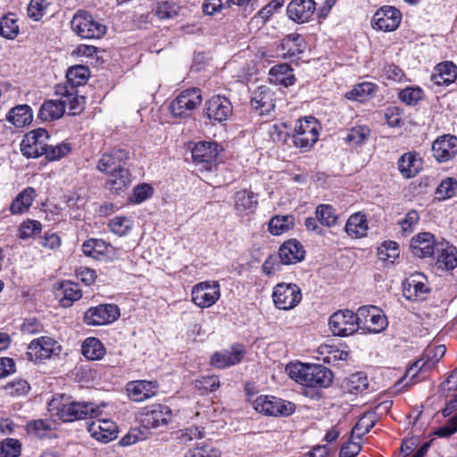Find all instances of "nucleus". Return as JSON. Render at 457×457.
Returning <instances> with one entry per match:
<instances>
[{
  "label": "nucleus",
  "mask_w": 457,
  "mask_h": 457,
  "mask_svg": "<svg viewBox=\"0 0 457 457\" xmlns=\"http://www.w3.org/2000/svg\"><path fill=\"white\" fill-rule=\"evenodd\" d=\"M286 370L295 382L309 387L327 388L333 382V374L320 364L290 363Z\"/></svg>",
  "instance_id": "1"
},
{
  "label": "nucleus",
  "mask_w": 457,
  "mask_h": 457,
  "mask_svg": "<svg viewBox=\"0 0 457 457\" xmlns=\"http://www.w3.org/2000/svg\"><path fill=\"white\" fill-rule=\"evenodd\" d=\"M62 395L54 397L49 403V411L63 422L77 420L95 419L102 414L101 407L88 402H62Z\"/></svg>",
  "instance_id": "2"
},
{
  "label": "nucleus",
  "mask_w": 457,
  "mask_h": 457,
  "mask_svg": "<svg viewBox=\"0 0 457 457\" xmlns=\"http://www.w3.org/2000/svg\"><path fill=\"white\" fill-rule=\"evenodd\" d=\"M71 26L78 36L86 39L101 38L107 30L104 23L85 11H78L74 14Z\"/></svg>",
  "instance_id": "3"
},
{
  "label": "nucleus",
  "mask_w": 457,
  "mask_h": 457,
  "mask_svg": "<svg viewBox=\"0 0 457 457\" xmlns=\"http://www.w3.org/2000/svg\"><path fill=\"white\" fill-rule=\"evenodd\" d=\"M256 411L266 416H289L295 412V405L275 396L260 395L253 403Z\"/></svg>",
  "instance_id": "4"
},
{
  "label": "nucleus",
  "mask_w": 457,
  "mask_h": 457,
  "mask_svg": "<svg viewBox=\"0 0 457 457\" xmlns=\"http://www.w3.org/2000/svg\"><path fill=\"white\" fill-rule=\"evenodd\" d=\"M359 329L368 333H379L387 327V320L383 312L373 305L361 306L357 311Z\"/></svg>",
  "instance_id": "5"
},
{
  "label": "nucleus",
  "mask_w": 457,
  "mask_h": 457,
  "mask_svg": "<svg viewBox=\"0 0 457 457\" xmlns=\"http://www.w3.org/2000/svg\"><path fill=\"white\" fill-rule=\"evenodd\" d=\"M202 100L200 89L184 90L170 103V113L173 117H188L201 104Z\"/></svg>",
  "instance_id": "6"
},
{
  "label": "nucleus",
  "mask_w": 457,
  "mask_h": 457,
  "mask_svg": "<svg viewBox=\"0 0 457 457\" xmlns=\"http://www.w3.org/2000/svg\"><path fill=\"white\" fill-rule=\"evenodd\" d=\"M319 138V123L312 116L298 120L293 136L294 145L306 151L310 149Z\"/></svg>",
  "instance_id": "7"
},
{
  "label": "nucleus",
  "mask_w": 457,
  "mask_h": 457,
  "mask_svg": "<svg viewBox=\"0 0 457 457\" xmlns=\"http://www.w3.org/2000/svg\"><path fill=\"white\" fill-rule=\"evenodd\" d=\"M272 300L278 309L288 311L301 302L302 292L295 284L278 283L273 288Z\"/></svg>",
  "instance_id": "8"
},
{
  "label": "nucleus",
  "mask_w": 457,
  "mask_h": 457,
  "mask_svg": "<svg viewBox=\"0 0 457 457\" xmlns=\"http://www.w3.org/2000/svg\"><path fill=\"white\" fill-rule=\"evenodd\" d=\"M220 297V287L218 281H203L192 287L191 300L199 308H209Z\"/></svg>",
  "instance_id": "9"
},
{
  "label": "nucleus",
  "mask_w": 457,
  "mask_h": 457,
  "mask_svg": "<svg viewBox=\"0 0 457 457\" xmlns=\"http://www.w3.org/2000/svg\"><path fill=\"white\" fill-rule=\"evenodd\" d=\"M331 332L335 336L348 337L359 329L357 312L341 310L334 312L328 320Z\"/></svg>",
  "instance_id": "10"
},
{
  "label": "nucleus",
  "mask_w": 457,
  "mask_h": 457,
  "mask_svg": "<svg viewBox=\"0 0 457 457\" xmlns=\"http://www.w3.org/2000/svg\"><path fill=\"white\" fill-rule=\"evenodd\" d=\"M48 139L49 134L45 129L31 130L23 137L21 152L27 158L39 157L44 154Z\"/></svg>",
  "instance_id": "11"
},
{
  "label": "nucleus",
  "mask_w": 457,
  "mask_h": 457,
  "mask_svg": "<svg viewBox=\"0 0 457 457\" xmlns=\"http://www.w3.org/2000/svg\"><path fill=\"white\" fill-rule=\"evenodd\" d=\"M28 350L29 360L41 361L50 359L53 355H58L61 353V345L52 337H40L29 343Z\"/></svg>",
  "instance_id": "12"
},
{
  "label": "nucleus",
  "mask_w": 457,
  "mask_h": 457,
  "mask_svg": "<svg viewBox=\"0 0 457 457\" xmlns=\"http://www.w3.org/2000/svg\"><path fill=\"white\" fill-rule=\"evenodd\" d=\"M402 21L398 9L390 5L380 7L373 15L371 23L375 29L390 32L395 30Z\"/></svg>",
  "instance_id": "13"
},
{
  "label": "nucleus",
  "mask_w": 457,
  "mask_h": 457,
  "mask_svg": "<svg viewBox=\"0 0 457 457\" xmlns=\"http://www.w3.org/2000/svg\"><path fill=\"white\" fill-rule=\"evenodd\" d=\"M120 317V310L112 303L99 304L89 308L84 314V321L90 326H100L115 321Z\"/></svg>",
  "instance_id": "14"
},
{
  "label": "nucleus",
  "mask_w": 457,
  "mask_h": 457,
  "mask_svg": "<svg viewBox=\"0 0 457 457\" xmlns=\"http://www.w3.org/2000/svg\"><path fill=\"white\" fill-rule=\"evenodd\" d=\"M171 409L164 404L145 407L141 413V423L145 428H155L167 425L172 419Z\"/></svg>",
  "instance_id": "15"
},
{
  "label": "nucleus",
  "mask_w": 457,
  "mask_h": 457,
  "mask_svg": "<svg viewBox=\"0 0 457 457\" xmlns=\"http://www.w3.org/2000/svg\"><path fill=\"white\" fill-rule=\"evenodd\" d=\"M129 159V152L122 148H112L104 152L98 160L96 169L106 175L123 167Z\"/></svg>",
  "instance_id": "16"
},
{
  "label": "nucleus",
  "mask_w": 457,
  "mask_h": 457,
  "mask_svg": "<svg viewBox=\"0 0 457 457\" xmlns=\"http://www.w3.org/2000/svg\"><path fill=\"white\" fill-rule=\"evenodd\" d=\"M403 295L410 301H423L429 292L427 278L420 273L411 275L403 284Z\"/></svg>",
  "instance_id": "17"
},
{
  "label": "nucleus",
  "mask_w": 457,
  "mask_h": 457,
  "mask_svg": "<svg viewBox=\"0 0 457 457\" xmlns=\"http://www.w3.org/2000/svg\"><path fill=\"white\" fill-rule=\"evenodd\" d=\"M205 113L208 119L221 122L232 114L230 101L224 96H214L205 104Z\"/></svg>",
  "instance_id": "18"
},
{
  "label": "nucleus",
  "mask_w": 457,
  "mask_h": 457,
  "mask_svg": "<svg viewBox=\"0 0 457 457\" xmlns=\"http://www.w3.org/2000/svg\"><path fill=\"white\" fill-rule=\"evenodd\" d=\"M87 431L97 441L108 443L117 437L118 428L116 424L107 419H97L87 425Z\"/></svg>",
  "instance_id": "19"
},
{
  "label": "nucleus",
  "mask_w": 457,
  "mask_h": 457,
  "mask_svg": "<svg viewBox=\"0 0 457 457\" xmlns=\"http://www.w3.org/2000/svg\"><path fill=\"white\" fill-rule=\"evenodd\" d=\"M434 157L441 162H445L457 154V137L444 135L436 139L432 145Z\"/></svg>",
  "instance_id": "20"
},
{
  "label": "nucleus",
  "mask_w": 457,
  "mask_h": 457,
  "mask_svg": "<svg viewBox=\"0 0 457 457\" xmlns=\"http://www.w3.org/2000/svg\"><path fill=\"white\" fill-rule=\"evenodd\" d=\"M158 384L154 380H137L128 383L127 391L132 401L143 402L154 396L158 392Z\"/></svg>",
  "instance_id": "21"
},
{
  "label": "nucleus",
  "mask_w": 457,
  "mask_h": 457,
  "mask_svg": "<svg viewBox=\"0 0 457 457\" xmlns=\"http://www.w3.org/2000/svg\"><path fill=\"white\" fill-rule=\"evenodd\" d=\"M274 94L270 88L267 86H261L253 91L251 105L260 115H266L274 110Z\"/></svg>",
  "instance_id": "22"
},
{
  "label": "nucleus",
  "mask_w": 457,
  "mask_h": 457,
  "mask_svg": "<svg viewBox=\"0 0 457 457\" xmlns=\"http://www.w3.org/2000/svg\"><path fill=\"white\" fill-rule=\"evenodd\" d=\"M313 0H292L287 8V12L292 21L297 23L308 21L315 12Z\"/></svg>",
  "instance_id": "23"
},
{
  "label": "nucleus",
  "mask_w": 457,
  "mask_h": 457,
  "mask_svg": "<svg viewBox=\"0 0 457 457\" xmlns=\"http://www.w3.org/2000/svg\"><path fill=\"white\" fill-rule=\"evenodd\" d=\"M55 94L63 98L62 101H66L70 114L76 115L83 111L85 98L79 96L76 89L71 90L68 85L59 84L55 87Z\"/></svg>",
  "instance_id": "24"
},
{
  "label": "nucleus",
  "mask_w": 457,
  "mask_h": 457,
  "mask_svg": "<svg viewBox=\"0 0 457 457\" xmlns=\"http://www.w3.org/2000/svg\"><path fill=\"white\" fill-rule=\"evenodd\" d=\"M410 247L414 255L420 258L429 257L435 252V237L428 232L420 233L412 237Z\"/></svg>",
  "instance_id": "25"
},
{
  "label": "nucleus",
  "mask_w": 457,
  "mask_h": 457,
  "mask_svg": "<svg viewBox=\"0 0 457 457\" xmlns=\"http://www.w3.org/2000/svg\"><path fill=\"white\" fill-rule=\"evenodd\" d=\"M303 245L295 239L285 242L278 250V256L283 264L290 265L301 262L304 258Z\"/></svg>",
  "instance_id": "26"
},
{
  "label": "nucleus",
  "mask_w": 457,
  "mask_h": 457,
  "mask_svg": "<svg viewBox=\"0 0 457 457\" xmlns=\"http://www.w3.org/2000/svg\"><path fill=\"white\" fill-rule=\"evenodd\" d=\"M244 354L243 347H232L231 350H224L213 353L211 358V363L219 369H224L239 363Z\"/></svg>",
  "instance_id": "27"
},
{
  "label": "nucleus",
  "mask_w": 457,
  "mask_h": 457,
  "mask_svg": "<svg viewBox=\"0 0 457 457\" xmlns=\"http://www.w3.org/2000/svg\"><path fill=\"white\" fill-rule=\"evenodd\" d=\"M457 79V66L453 62H443L435 67L431 80L437 86H449Z\"/></svg>",
  "instance_id": "28"
},
{
  "label": "nucleus",
  "mask_w": 457,
  "mask_h": 457,
  "mask_svg": "<svg viewBox=\"0 0 457 457\" xmlns=\"http://www.w3.org/2000/svg\"><path fill=\"white\" fill-rule=\"evenodd\" d=\"M218 154V145L214 142H198L192 149L194 162L206 165L215 162Z\"/></svg>",
  "instance_id": "29"
},
{
  "label": "nucleus",
  "mask_w": 457,
  "mask_h": 457,
  "mask_svg": "<svg viewBox=\"0 0 457 457\" xmlns=\"http://www.w3.org/2000/svg\"><path fill=\"white\" fill-rule=\"evenodd\" d=\"M398 170L403 178L415 177L422 169V160L415 153L403 154L397 162Z\"/></svg>",
  "instance_id": "30"
},
{
  "label": "nucleus",
  "mask_w": 457,
  "mask_h": 457,
  "mask_svg": "<svg viewBox=\"0 0 457 457\" xmlns=\"http://www.w3.org/2000/svg\"><path fill=\"white\" fill-rule=\"evenodd\" d=\"M233 199L234 208L240 214L253 212L258 205L257 195L250 189L237 190Z\"/></svg>",
  "instance_id": "31"
},
{
  "label": "nucleus",
  "mask_w": 457,
  "mask_h": 457,
  "mask_svg": "<svg viewBox=\"0 0 457 457\" xmlns=\"http://www.w3.org/2000/svg\"><path fill=\"white\" fill-rule=\"evenodd\" d=\"M107 175L106 187L112 193L120 194L127 190L131 185V175L126 168H122Z\"/></svg>",
  "instance_id": "32"
},
{
  "label": "nucleus",
  "mask_w": 457,
  "mask_h": 457,
  "mask_svg": "<svg viewBox=\"0 0 457 457\" xmlns=\"http://www.w3.org/2000/svg\"><path fill=\"white\" fill-rule=\"evenodd\" d=\"M56 295L61 296L60 303L62 307H70L73 302L79 300L82 296L79 285L69 280L58 285Z\"/></svg>",
  "instance_id": "33"
},
{
  "label": "nucleus",
  "mask_w": 457,
  "mask_h": 457,
  "mask_svg": "<svg viewBox=\"0 0 457 457\" xmlns=\"http://www.w3.org/2000/svg\"><path fill=\"white\" fill-rule=\"evenodd\" d=\"M65 109L66 101L48 100L41 105L38 116L45 121L58 120L64 114Z\"/></svg>",
  "instance_id": "34"
},
{
  "label": "nucleus",
  "mask_w": 457,
  "mask_h": 457,
  "mask_svg": "<svg viewBox=\"0 0 457 457\" xmlns=\"http://www.w3.org/2000/svg\"><path fill=\"white\" fill-rule=\"evenodd\" d=\"M269 79L276 85H283L285 87L293 85L295 80L293 70L287 63L273 66L270 70Z\"/></svg>",
  "instance_id": "35"
},
{
  "label": "nucleus",
  "mask_w": 457,
  "mask_h": 457,
  "mask_svg": "<svg viewBox=\"0 0 457 457\" xmlns=\"http://www.w3.org/2000/svg\"><path fill=\"white\" fill-rule=\"evenodd\" d=\"M33 116L31 109L27 104L17 105L10 110L6 120L17 128H22L30 124Z\"/></svg>",
  "instance_id": "36"
},
{
  "label": "nucleus",
  "mask_w": 457,
  "mask_h": 457,
  "mask_svg": "<svg viewBox=\"0 0 457 457\" xmlns=\"http://www.w3.org/2000/svg\"><path fill=\"white\" fill-rule=\"evenodd\" d=\"M345 232L352 237L360 238L366 235L368 224L365 215L361 212L352 214L345 224Z\"/></svg>",
  "instance_id": "37"
},
{
  "label": "nucleus",
  "mask_w": 457,
  "mask_h": 457,
  "mask_svg": "<svg viewBox=\"0 0 457 457\" xmlns=\"http://www.w3.org/2000/svg\"><path fill=\"white\" fill-rule=\"evenodd\" d=\"M281 47L286 51L283 53L284 57H296L303 52V39L297 33L289 34L282 39Z\"/></svg>",
  "instance_id": "38"
},
{
  "label": "nucleus",
  "mask_w": 457,
  "mask_h": 457,
  "mask_svg": "<svg viewBox=\"0 0 457 457\" xmlns=\"http://www.w3.org/2000/svg\"><path fill=\"white\" fill-rule=\"evenodd\" d=\"M36 196V191L29 187L22 190L12 201L10 211L12 214L22 213L26 212L32 204Z\"/></svg>",
  "instance_id": "39"
},
{
  "label": "nucleus",
  "mask_w": 457,
  "mask_h": 457,
  "mask_svg": "<svg viewBox=\"0 0 457 457\" xmlns=\"http://www.w3.org/2000/svg\"><path fill=\"white\" fill-rule=\"evenodd\" d=\"M181 9L177 0H157L154 13L162 20L174 19L179 14Z\"/></svg>",
  "instance_id": "40"
},
{
  "label": "nucleus",
  "mask_w": 457,
  "mask_h": 457,
  "mask_svg": "<svg viewBox=\"0 0 457 457\" xmlns=\"http://www.w3.org/2000/svg\"><path fill=\"white\" fill-rule=\"evenodd\" d=\"M90 76L89 69L84 65L70 67L66 72L67 84L70 89L86 84Z\"/></svg>",
  "instance_id": "41"
},
{
  "label": "nucleus",
  "mask_w": 457,
  "mask_h": 457,
  "mask_svg": "<svg viewBox=\"0 0 457 457\" xmlns=\"http://www.w3.org/2000/svg\"><path fill=\"white\" fill-rule=\"evenodd\" d=\"M377 86L370 82H362L354 86L350 91L345 94V97L349 100L357 101L360 103L366 102L376 92Z\"/></svg>",
  "instance_id": "42"
},
{
  "label": "nucleus",
  "mask_w": 457,
  "mask_h": 457,
  "mask_svg": "<svg viewBox=\"0 0 457 457\" xmlns=\"http://www.w3.org/2000/svg\"><path fill=\"white\" fill-rule=\"evenodd\" d=\"M82 353L87 360H101L105 354V348L98 338L87 337L82 344Z\"/></svg>",
  "instance_id": "43"
},
{
  "label": "nucleus",
  "mask_w": 457,
  "mask_h": 457,
  "mask_svg": "<svg viewBox=\"0 0 457 457\" xmlns=\"http://www.w3.org/2000/svg\"><path fill=\"white\" fill-rule=\"evenodd\" d=\"M295 217L293 215H277L269 222V231L275 236H279L295 227Z\"/></svg>",
  "instance_id": "44"
},
{
  "label": "nucleus",
  "mask_w": 457,
  "mask_h": 457,
  "mask_svg": "<svg viewBox=\"0 0 457 457\" xmlns=\"http://www.w3.org/2000/svg\"><path fill=\"white\" fill-rule=\"evenodd\" d=\"M345 388L353 395L362 393L368 388V377L362 372L350 375L344 382Z\"/></svg>",
  "instance_id": "45"
},
{
  "label": "nucleus",
  "mask_w": 457,
  "mask_h": 457,
  "mask_svg": "<svg viewBox=\"0 0 457 457\" xmlns=\"http://www.w3.org/2000/svg\"><path fill=\"white\" fill-rule=\"evenodd\" d=\"M54 428V424L47 420H36L27 423L26 430L29 435L38 438L48 436L49 433Z\"/></svg>",
  "instance_id": "46"
},
{
  "label": "nucleus",
  "mask_w": 457,
  "mask_h": 457,
  "mask_svg": "<svg viewBox=\"0 0 457 457\" xmlns=\"http://www.w3.org/2000/svg\"><path fill=\"white\" fill-rule=\"evenodd\" d=\"M377 254L384 262L394 264L400 255L399 245L395 241H386L378 248Z\"/></svg>",
  "instance_id": "47"
},
{
  "label": "nucleus",
  "mask_w": 457,
  "mask_h": 457,
  "mask_svg": "<svg viewBox=\"0 0 457 457\" xmlns=\"http://www.w3.org/2000/svg\"><path fill=\"white\" fill-rule=\"evenodd\" d=\"M457 251L453 245H447L439 253L436 265L439 269L451 270L457 266Z\"/></svg>",
  "instance_id": "48"
},
{
  "label": "nucleus",
  "mask_w": 457,
  "mask_h": 457,
  "mask_svg": "<svg viewBox=\"0 0 457 457\" xmlns=\"http://www.w3.org/2000/svg\"><path fill=\"white\" fill-rule=\"evenodd\" d=\"M370 134V130L367 126H355L347 131L345 141L352 145H360L367 140Z\"/></svg>",
  "instance_id": "49"
},
{
  "label": "nucleus",
  "mask_w": 457,
  "mask_h": 457,
  "mask_svg": "<svg viewBox=\"0 0 457 457\" xmlns=\"http://www.w3.org/2000/svg\"><path fill=\"white\" fill-rule=\"evenodd\" d=\"M19 33V26L14 15L10 13L0 19V35L5 38L12 39Z\"/></svg>",
  "instance_id": "50"
},
{
  "label": "nucleus",
  "mask_w": 457,
  "mask_h": 457,
  "mask_svg": "<svg viewBox=\"0 0 457 457\" xmlns=\"http://www.w3.org/2000/svg\"><path fill=\"white\" fill-rule=\"evenodd\" d=\"M315 214L321 225L332 227L337 223V216L336 214V211L329 204L318 205Z\"/></svg>",
  "instance_id": "51"
},
{
  "label": "nucleus",
  "mask_w": 457,
  "mask_h": 457,
  "mask_svg": "<svg viewBox=\"0 0 457 457\" xmlns=\"http://www.w3.org/2000/svg\"><path fill=\"white\" fill-rule=\"evenodd\" d=\"M109 247H112L111 245L105 241L92 238L83 243L82 251L87 256L96 257L97 254H104L108 252Z\"/></svg>",
  "instance_id": "52"
},
{
  "label": "nucleus",
  "mask_w": 457,
  "mask_h": 457,
  "mask_svg": "<svg viewBox=\"0 0 457 457\" xmlns=\"http://www.w3.org/2000/svg\"><path fill=\"white\" fill-rule=\"evenodd\" d=\"M71 151V145L67 142H62L61 144L52 145L46 143V151L44 152L45 157L48 161H57L67 154H69Z\"/></svg>",
  "instance_id": "53"
},
{
  "label": "nucleus",
  "mask_w": 457,
  "mask_h": 457,
  "mask_svg": "<svg viewBox=\"0 0 457 457\" xmlns=\"http://www.w3.org/2000/svg\"><path fill=\"white\" fill-rule=\"evenodd\" d=\"M108 226L112 232L122 237L131 230L133 227V220L128 217L116 216L110 220Z\"/></svg>",
  "instance_id": "54"
},
{
  "label": "nucleus",
  "mask_w": 457,
  "mask_h": 457,
  "mask_svg": "<svg viewBox=\"0 0 457 457\" xmlns=\"http://www.w3.org/2000/svg\"><path fill=\"white\" fill-rule=\"evenodd\" d=\"M375 424L372 414H364L352 429V437L361 438L370 432Z\"/></svg>",
  "instance_id": "55"
},
{
  "label": "nucleus",
  "mask_w": 457,
  "mask_h": 457,
  "mask_svg": "<svg viewBox=\"0 0 457 457\" xmlns=\"http://www.w3.org/2000/svg\"><path fill=\"white\" fill-rule=\"evenodd\" d=\"M457 192V181L453 178L444 179L436 190V197L445 200L453 197Z\"/></svg>",
  "instance_id": "56"
},
{
  "label": "nucleus",
  "mask_w": 457,
  "mask_h": 457,
  "mask_svg": "<svg viewBox=\"0 0 457 457\" xmlns=\"http://www.w3.org/2000/svg\"><path fill=\"white\" fill-rule=\"evenodd\" d=\"M21 453V444L17 439L7 438L0 443V457H18Z\"/></svg>",
  "instance_id": "57"
},
{
  "label": "nucleus",
  "mask_w": 457,
  "mask_h": 457,
  "mask_svg": "<svg viewBox=\"0 0 457 457\" xmlns=\"http://www.w3.org/2000/svg\"><path fill=\"white\" fill-rule=\"evenodd\" d=\"M422 96L423 92L420 87H406L398 94L399 99L409 105L416 104Z\"/></svg>",
  "instance_id": "58"
},
{
  "label": "nucleus",
  "mask_w": 457,
  "mask_h": 457,
  "mask_svg": "<svg viewBox=\"0 0 457 457\" xmlns=\"http://www.w3.org/2000/svg\"><path fill=\"white\" fill-rule=\"evenodd\" d=\"M47 7L46 0H30L28 15L34 21H39L46 14Z\"/></svg>",
  "instance_id": "59"
},
{
  "label": "nucleus",
  "mask_w": 457,
  "mask_h": 457,
  "mask_svg": "<svg viewBox=\"0 0 457 457\" xmlns=\"http://www.w3.org/2000/svg\"><path fill=\"white\" fill-rule=\"evenodd\" d=\"M195 386L202 391V394L213 392L220 386L218 376H204L195 381Z\"/></svg>",
  "instance_id": "60"
},
{
  "label": "nucleus",
  "mask_w": 457,
  "mask_h": 457,
  "mask_svg": "<svg viewBox=\"0 0 457 457\" xmlns=\"http://www.w3.org/2000/svg\"><path fill=\"white\" fill-rule=\"evenodd\" d=\"M41 228L42 226L39 221L35 220H28L22 222L19 228L20 237L23 239L31 237L35 234L39 233Z\"/></svg>",
  "instance_id": "61"
},
{
  "label": "nucleus",
  "mask_w": 457,
  "mask_h": 457,
  "mask_svg": "<svg viewBox=\"0 0 457 457\" xmlns=\"http://www.w3.org/2000/svg\"><path fill=\"white\" fill-rule=\"evenodd\" d=\"M184 457H220V453L216 448L204 445L189 450Z\"/></svg>",
  "instance_id": "62"
},
{
  "label": "nucleus",
  "mask_w": 457,
  "mask_h": 457,
  "mask_svg": "<svg viewBox=\"0 0 457 457\" xmlns=\"http://www.w3.org/2000/svg\"><path fill=\"white\" fill-rule=\"evenodd\" d=\"M382 76L385 77L386 79L400 82L403 80L404 77L403 71L395 64H386L382 71Z\"/></svg>",
  "instance_id": "63"
},
{
  "label": "nucleus",
  "mask_w": 457,
  "mask_h": 457,
  "mask_svg": "<svg viewBox=\"0 0 457 457\" xmlns=\"http://www.w3.org/2000/svg\"><path fill=\"white\" fill-rule=\"evenodd\" d=\"M152 195L153 187L148 184H141L134 188L132 200L136 204H140L148 199Z\"/></svg>",
  "instance_id": "64"
}]
</instances>
